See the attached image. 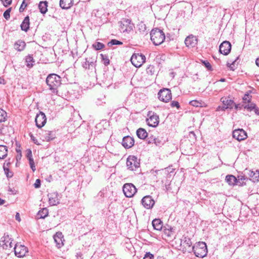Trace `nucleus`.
I'll return each instance as SVG.
<instances>
[{
	"mask_svg": "<svg viewBox=\"0 0 259 259\" xmlns=\"http://www.w3.org/2000/svg\"><path fill=\"white\" fill-rule=\"evenodd\" d=\"M46 81L51 92L55 95H58V88L61 84L60 76L56 74H50L47 76Z\"/></svg>",
	"mask_w": 259,
	"mask_h": 259,
	"instance_id": "f257e3e1",
	"label": "nucleus"
},
{
	"mask_svg": "<svg viewBox=\"0 0 259 259\" xmlns=\"http://www.w3.org/2000/svg\"><path fill=\"white\" fill-rule=\"evenodd\" d=\"M150 36L151 41L155 46L161 44L165 38V35L163 31L157 28L151 30Z\"/></svg>",
	"mask_w": 259,
	"mask_h": 259,
	"instance_id": "f03ea898",
	"label": "nucleus"
},
{
	"mask_svg": "<svg viewBox=\"0 0 259 259\" xmlns=\"http://www.w3.org/2000/svg\"><path fill=\"white\" fill-rule=\"evenodd\" d=\"M192 250L197 257L202 258L206 255L207 252L206 244L205 242H199L195 246L192 247Z\"/></svg>",
	"mask_w": 259,
	"mask_h": 259,
	"instance_id": "7ed1b4c3",
	"label": "nucleus"
},
{
	"mask_svg": "<svg viewBox=\"0 0 259 259\" xmlns=\"http://www.w3.org/2000/svg\"><path fill=\"white\" fill-rule=\"evenodd\" d=\"M145 60V56L141 53H134L131 58L132 64L137 68L141 67Z\"/></svg>",
	"mask_w": 259,
	"mask_h": 259,
	"instance_id": "20e7f679",
	"label": "nucleus"
},
{
	"mask_svg": "<svg viewBox=\"0 0 259 259\" xmlns=\"http://www.w3.org/2000/svg\"><path fill=\"white\" fill-rule=\"evenodd\" d=\"M97 57L93 56L91 57L87 58L85 61L82 63V66L85 69H88L93 71L96 70V63Z\"/></svg>",
	"mask_w": 259,
	"mask_h": 259,
	"instance_id": "39448f33",
	"label": "nucleus"
},
{
	"mask_svg": "<svg viewBox=\"0 0 259 259\" xmlns=\"http://www.w3.org/2000/svg\"><path fill=\"white\" fill-rule=\"evenodd\" d=\"M148 117L146 119L147 124L149 126L155 127L159 122V116L152 111H149L147 114Z\"/></svg>",
	"mask_w": 259,
	"mask_h": 259,
	"instance_id": "423d86ee",
	"label": "nucleus"
},
{
	"mask_svg": "<svg viewBox=\"0 0 259 259\" xmlns=\"http://www.w3.org/2000/svg\"><path fill=\"white\" fill-rule=\"evenodd\" d=\"M126 166L130 170H136L140 167V162L136 156L130 155L126 160Z\"/></svg>",
	"mask_w": 259,
	"mask_h": 259,
	"instance_id": "0eeeda50",
	"label": "nucleus"
},
{
	"mask_svg": "<svg viewBox=\"0 0 259 259\" xmlns=\"http://www.w3.org/2000/svg\"><path fill=\"white\" fill-rule=\"evenodd\" d=\"M13 240L7 233H5L1 238L0 246L4 249H10L13 247Z\"/></svg>",
	"mask_w": 259,
	"mask_h": 259,
	"instance_id": "6e6552de",
	"label": "nucleus"
},
{
	"mask_svg": "<svg viewBox=\"0 0 259 259\" xmlns=\"http://www.w3.org/2000/svg\"><path fill=\"white\" fill-rule=\"evenodd\" d=\"M122 190L125 196L129 198L134 196L137 192L136 188L132 183L125 184L122 187Z\"/></svg>",
	"mask_w": 259,
	"mask_h": 259,
	"instance_id": "1a4fd4ad",
	"label": "nucleus"
},
{
	"mask_svg": "<svg viewBox=\"0 0 259 259\" xmlns=\"http://www.w3.org/2000/svg\"><path fill=\"white\" fill-rule=\"evenodd\" d=\"M133 26L130 20L123 19L120 22L119 30L122 32H129L133 30Z\"/></svg>",
	"mask_w": 259,
	"mask_h": 259,
	"instance_id": "9d476101",
	"label": "nucleus"
},
{
	"mask_svg": "<svg viewBox=\"0 0 259 259\" xmlns=\"http://www.w3.org/2000/svg\"><path fill=\"white\" fill-rule=\"evenodd\" d=\"M159 99L164 102H167L171 99V91L168 89H161L158 94Z\"/></svg>",
	"mask_w": 259,
	"mask_h": 259,
	"instance_id": "9b49d317",
	"label": "nucleus"
},
{
	"mask_svg": "<svg viewBox=\"0 0 259 259\" xmlns=\"http://www.w3.org/2000/svg\"><path fill=\"white\" fill-rule=\"evenodd\" d=\"M14 249L15 255L19 257L24 256L26 253L28 252L27 248L20 243H16Z\"/></svg>",
	"mask_w": 259,
	"mask_h": 259,
	"instance_id": "f8f14e48",
	"label": "nucleus"
},
{
	"mask_svg": "<svg viewBox=\"0 0 259 259\" xmlns=\"http://www.w3.org/2000/svg\"><path fill=\"white\" fill-rule=\"evenodd\" d=\"M233 137L239 141L244 140L247 138L246 133L243 129L238 128L233 132Z\"/></svg>",
	"mask_w": 259,
	"mask_h": 259,
	"instance_id": "ddd939ff",
	"label": "nucleus"
},
{
	"mask_svg": "<svg viewBox=\"0 0 259 259\" xmlns=\"http://www.w3.org/2000/svg\"><path fill=\"white\" fill-rule=\"evenodd\" d=\"M231 50V45L228 41H223L220 46L219 52L224 55H227Z\"/></svg>",
	"mask_w": 259,
	"mask_h": 259,
	"instance_id": "4468645a",
	"label": "nucleus"
},
{
	"mask_svg": "<svg viewBox=\"0 0 259 259\" xmlns=\"http://www.w3.org/2000/svg\"><path fill=\"white\" fill-rule=\"evenodd\" d=\"M35 121L36 125L38 128L44 126L47 121L46 116L45 113L42 112H40L39 114L36 115Z\"/></svg>",
	"mask_w": 259,
	"mask_h": 259,
	"instance_id": "2eb2a0df",
	"label": "nucleus"
},
{
	"mask_svg": "<svg viewBox=\"0 0 259 259\" xmlns=\"http://www.w3.org/2000/svg\"><path fill=\"white\" fill-rule=\"evenodd\" d=\"M142 203L145 208L150 209L153 206L155 201L151 196L147 195L142 198Z\"/></svg>",
	"mask_w": 259,
	"mask_h": 259,
	"instance_id": "dca6fc26",
	"label": "nucleus"
},
{
	"mask_svg": "<svg viewBox=\"0 0 259 259\" xmlns=\"http://www.w3.org/2000/svg\"><path fill=\"white\" fill-rule=\"evenodd\" d=\"M198 42V40L196 36L191 34L188 36L185 40V44L187 47L193 48L195 47Z\"/></svg>",
	"mask_w": 259,
	"mask_h": 259,
	"instance_id": "f3484780",
	"label": "nucleus"
},
{
	"mask_svg": "<svg viewBox=\"0 0 259 259\" xmlns=\"http://www.w3.org/2000/svg\"><path fill=\"white\" fill-rule=\"evenodd\" d=\"M245 174L247 175L249 179L253 182L259 181V170H256L255 171L246 169Z\"/></svg>",
	"mask_w": 259,
	"mask_h": 259,
	"instance_id": "a211bd4d",
	"label": "nucleus"
},
{
	"mask_svg": "<svg viewBox=\"0 0 259 259\" xmlns=\"http://www.w3.org/2000/svg\"><path fill=\"white\" fill-rule=\"evenodd\" d=\"M222 102L224 106L221 108L222 110H225L226 109H232L234 105V102L231 99H229L227 98H222L221 99Z\"/></svg>",
	"mask_w": 259,
	"mask_h": 259,
	"instance_id": "6ab92c4d",
	"label": "nucleus"
},
{
	"mask_svg": "<svg viewBox=\"0 0 259 259\" xmlns=\"http://www.w3.org/2000/svg\"><path fill=\"white\" fill-rule=\"evenodd\" d=\"M122 145L126 149L130 148L134 145V140L130 136H125L122 139Z\"/></svg>",
	"mask_w": 259,
	"mask_h": 259,
	"instance_id": "aec40b11",
	"label": "nucleus"
},
{
	"mask_svg": "<svg viewBox=\"0 0 259 259\" xmlns=\"http://www.w3.org/2000/svg\"><path fill=\"white\" fill-rule=\"evenodd\" d=\"M49 202L51 205H56L59 203L58 194L57 192H53L48 194Z\"/></svg>",
	"mask_w": 259,
	"mask_h": 259,
	"instance_id": "412c9836",
	"label": "nucleus"
},
{
	"mask_svg": "<svg viewBox=\"0 0 259 259\" xmlns=\"http://www.w3.org/2000/svg\"><path fill=\"white\" fill-rule=\"evenodd\" d=\"M54 241L56 244V246L58 248H61L63 245V236L61 232H57L54 235Z\"/></svg>",
	"mask_w": 259,
	"mask_h": 259,
	"instance_id": "4be33fe9",
	"label": "nucleus"
},
{
	"mask_svg": "<svg viewBox=\"0 0 259 259\" xmlns=\"http://www.w3.org/2000/svg\"><path fill=\"white\" fill-rule=\"evenodd\" d=\"M55 137V133L53 131H45L42 135L44 140L48 142L54 139Z\"/></svg>",
	"mask_w": 259,
	"mask_h": 259,
	"instance_id": "5701e85b",
	"label": "nucleus"
},
{
	"mask_svg": "<svg viewBox=\"0 0 259 259\" xmlns=\"http://www.w3.org/2000/svg\"><path fill=\"white\" fill-rule=\"evenodd\" d=\"M152 226L154 229L157 231H161L163 228V223L159 219H155L152 221Z\"/></svg>",
	"mask_w": 259,
	"mask_h": 259,
	"instance_id": "b1692460",
	"label": "nucleus"
},
{
	"mask_svg": "<svg viewBox=\"0 0 259 259\" xmlns=\"http://www.w3.org/2000/svg\"><path fill=\"white\" fill-rule=\"evenodd\" d=\"M73 5V0H60V6L63 9H68Z\"/></svg>",
	"mask_w": 259,
	"mask_h": 259,
	"instance_id": "393cba45",
	"label": "nucleus"
},
{
	"mask_svg": "<svg viewBox=\"0 0 259 259\" xmlns=\"http://www.w3.org/2000/svg\"><path fill=\"white\" fill-rule=\"evenodd\" d=\"M163 232L165 237L171 238L174 235V228L170 226L163 227Z\"/></svg>",
	"mask_w": 259,
	"mask_h": 259,
	"instance_id": "a878e982",
	"label": "nucleus"
},
{
	"mask_svg": "<svg viewBox=\"0 0 259 259\" xmlns=\"http://www.w3.org/2000/svg\"><path fill=\"white\" fill-rule=\"evenodd\" d=\"M226 181L230 185H234L237 184V179L233 175H228L226 177Z\"/></svg>",
	"mask_w": 259,
	"mask_h": 259,
	"instance_id": "bb28decb",
	"label": "nucleus"
},
{
	"mask_svg": "<svg viewBox=\"0 0 259 259\" xmlns=\"http://www.w3.org/2000/svg\"><path fill=\"white\" fill-rule=\"evenodd\" d=\"M25 42L21 40H18L14 45V48L18 51H22L25 47Z\"/></svg>",
	"mask_w": 259,
	"mask_h": 259,
	"instance_id": "cd10ccee",
	"label": "nucleus"
},
{
	"mask_svg": "<svg viewBox=\"0 0 259 259\" xmlns=\"http://www.w3.org/2000/svg\"><path fill=\"white\" fill-rule=\"evenodd\" d=\"M137 135L141 139H145L148 136L146 131L143 128H140L137 131Z\"/></svg>",
	"mask_w": 259,
	"mask_h": 259,
	"instance_id": "c85d7f7f",
	"label": "nucleus"
},
{
	"mask_svg": "<svg viewBox=\"0 0 259 259\" xmlns=\"http://www.w3.org/2000/svg\"><path fill=\"white\" fill-rule=\"evenodd\" d=\"M21 28L22 30L27 31L29 28V18L28 16H26L23 20Z\"/></svg>",
	"mask_w": 259,
	"mask_h": 259,
	"instance_id": "c756f323",
	"label": "nucleus"
},
{
	"mask_svg": "<svg viewBox=\"0 0 259 259\" xmlns=\"http://www.w3.org/2000/svg\"><path fill=\"white\" fill-rule=\"evenodd\" d=\"M40 12L42 14H45L48 11V2L47 1L40 2L38 5Z\"/></svg>",
	"mask_w": 259,
	"mask_h": 259,
	"instance_id": "7c9ffc66",
	"label": "nucleus"
},
{
	"mask_svg": "<svg viewBox=\"0 0 259 259\" xmlns=\"http://www.w3.org/2000/svg\"><path fill=\"white\" fill-rule=\"evenodd\" d=\"M8 155V149L6 146L0 145V159H4Z\"/></svg>",
	"mask_w": 259,
	"mask_h": 259,
	"instance_id": "2f4dec72",
	"label": "nucleus"
},
{
	"mask_svg": "<svg viewBox=\"0 0 259 259\" xmlns=\"http://www.w3.org/2000/svg\"><path fill=\"white\" fill-rule=\"evenodd\" d=\"M48 209L43 208L38 212L37 216L38 219H44L48 216Z\"/></svg>",
	"mask_w": 259,
	"mask_h": 259,
	"instance_id": "473e14b6",
	"label": "nucleus"
},
{
	"mask_svg": "<svg viewBox=\"0 0 259 259\" xmlns=\"http://www.w3.org/2000/svg\"><path fill=\"white\" fill-rule=\"evenodd\" d=\"M181 245L188 247H191L192 245V242L189 238L184 237L183 239L181 240Z\"/></svg>",
	"mask_w": 259,
	"mask_h": 259,
	"instance_id": "72a5a7b5",
	"label": "nucleus"
},
{
	"mask_svg": "<svg viewBox=\"0 0 259 259\" xmlns=\"http://www.w3.org/2000/svg\"><path fill=\"white\" fill-rule=\"evenodd\" d=\"M25 62L26 63V66L29 68H31L33 66V63L34 62V61L31 56L28 55L26 57Z\"/></svg>",
	"mask_w": 259,
	"mask_h": 259,
	"instance_id": "f704fd0d",
	"label": "nucleus"
},
{
	"mask_svg": "<svg viewBox=\"0 0 259 259\" xmlns=\"http://www.w3.org/2000/svg\"><path fill=\"white\" fill-rule=\"evenodd\" d=\"M7 117V112L3 109L0 108V123L5 122Z\"/></svg>",
	"mask_w": 259,
	"mask_h": 259,
	"instance_id": "c9c22d12",
	"label": "nucleus"
},
{
	"mask_svg": "<svg viewBox=\"0 0 259 259\" xmlns=\"http://www.w3.org/2000/svg\"><path fill=\"white\" fill-rule=\"evenodd\" d=\"M190 105L194 106V107H202L203 103L201 101H199L197 100H192L190 101Z\"/></svg>",
	"mask_w": 259,
	"mask_h": 259,
	"instance_id": "e433bc0d",
	"label": "nucleus"
},
{
	"mask_svg": "<svg viewBox=\"0 0 259 259\" xmlns=\"http://www.w3.org/2000/svg\"><path fill=\"white\" fill-rule=\"evenodd\" d=\"M93 47L96 50H100L104 48L105 46L104 44H103L101 42H97L93 45Z\"/></svg>",
	"mask_w": 259,
	"mask_h": 259,
	"instance_id": "4c0bfd02",
	"label": "nucleus"
},
{
	"mask_svg": "<svg viewBox=\"0 0 259 259\" xmlns=\"http://www.w3.org/2000/svg\"><path fill=\"white\" fill-rule=\"evenodd\" d=\"M146 72L147 74L149 75H153L154 74L155 72V68L154 66L153 65H149L147 68H146Z\"/></svg>",
	"mask_w": 259,
	"mask_h": 259,
	"instance_id": "58836bf2",
	"label": "nucleus"
},
{
	"mask_svg": "<svg viewBox=\"0 0 259 259\" xmlns=\"http://www.w3.org/2000/svg\"><path fill=\"white\" fill-rule=\"evenodd\" d=\"M122 44V42L116 39H112L109 42H108V45L110 47L112 45H121Z\"/></svg>",
	"mask_w": 259,
	"mask_h": 259,
	"instance_id": "ea45409f",
	"label": "nucleus"
},
{
	"mask_svg": "<svg viewBox=\"0 0 259 259\" xmlns=\"http://www.w3.org/2000/svg\"><path fill=\"white\" fill-rule=\"evenodd\" d=\"M12 8H10L8 9L4 13V17L6 19L8 20L10 17V12L11 11Z\"/></svg>",
	"mask_w": 259,
	"mask_h": 259,
	"instance_id": "a19ab883",
	"label": "nucleus"
},
{
	"mask_svg": "<svg viewBox=\"0 0 259 259\" xmlns=\"http://www.w3.org/2000/svg\"><path fill=\"white\" fill-rule=\"evenodd\" d=\"M102 57V60L103 61V63L105 66H107L109 64L110 61L107 56L105 55H103L102 54L101 55Z\"/></svg>",
	"mask_w": 259,
	"mask_h": 259,
	"instance_id": "79ce46f5",
	"label": "nucleus"
},
{
	"mask_svg": "<svg viewBox=\"0 0 259 259\" xmlns=\"http://www.w3.org/2000/svg\"><path fill=\"white\" fill-rule=\"evenodd\" d=\"M251 97L248 94H245L243 98V100L244 102H249L251 100Z\"/></svg>",
	"mask_w": 259,
	"mask_h": 259,
	"instance_id": "37998d69",
	"label": "nucleus"
},
{
	"mask_svg": "<svg viewBox=\"0 0 259 259\" xmlns=\"http://www.w3.org/2000/svg\"><path fill=\"white\" fill-rule=\"evenodd\" d=\"M170 105L172 107H176L177 109H179L180 108L179 103L176 101H172L170 103Z\"/></svg>",
	"mask_w": 259,
	"mask_h": 259,
	"instance_id": "c03bdc74",
	"label": "nucleus"
},
{
	"mask_svg": "<svg viewBox=\"0 0 259 259\" xmlns=\"http://www.w3.org/2000/svg\"><path fill=\"white\" fill-rule=\"evenodd\" d=\"M29 164H30L31 169L33 171H34L35 170L36 168H35V166L34 165V162L33 159L29 160Z\"/></svg>",
	"mask_w": 259,
	"mask_h": 259,
	"instance_id": "a18cd8bd",
	"label": "nucleus"
},
{
	"mask_svg": "<svg viewBox=\"0 0 259 259\" xmlns=\"http://www.w3.org/2000/svg\"><path fill=\"white\" fill-rule=\"evenodd\" d=\"M4 6L5 7H8L9 5H11L12 2V0H1Z\"/></svg>",
	"mask_w": 259,
	"mask_h": 259,
	"instance_id": "49530a36",
	"label": "nucleus"
},
{
	"mask_svg": "<svg viewBox=\"0 0 259 259\" xmlns=\"http://www.w3.org/2000/svg\"><path fill=\"white\" fill-rule=\"evenodd\" d=\"M154 256L152 254L150 253V252H147L143 259H153Z\"/></svg>",
	"mask_w": 259,
	"mask_h": 259,
	"instance_id": "de8ad7c7",
	"label": "nucleus"
},
{
	"mask_svg": "<svg viewBox=\"0 0 259 259\" xmlns=\"http://www.w3.org/2000/svg\"><path fill=\"white\" fill-rule=\"evenodd\" d=\"M247 176L245 173L243 176H238L237 179V183L239 182V181L245 180L247 179Z\"/></svg>",
	"mask_w": 259,
	"mask_h": 259,
	"instance_id": "09e8293b",
	"label": "nucleus"
},
{
	"mask_svg": "<svg viewBox=\"0 0 259 259\" xmlns=\"http://www.w3.org/2000/svg\"><path fill=\"white\" fill-rule=\"evenodd\" d=\"M203 63L204 65V66H205V67L207 68V69L208 70H211V66L210 64L208 62H207V61H203Z\"/></svg>",
	"mask_w": 259,
	"mask_h": 259,
	"instance_id": "8fccbe9b",
	"label": "nucleus"
},
{
	"mask_svg": "<svg viewBox=\"0 0 259 259\" xmlns=\"http://www.w3.org/2000/svg\"><path fill=\"white\" fill-rule=\"evenodd\" d=\"M27 157L28 160L33 159L32 152L30 149H28L27 151Z\"/></svg>",
	"mask_w": 259,
	"mask_h": 259,
	"instance_id": "3c124183",
	"label": "nucleus"
},
{
	"mask_svg": "<svg viewBox=\"0 0 259 259\" xmlns=\"http://www.w3.org/2000/svg\"><path fill=\"white\" fill-rule=\"evenodd\" d=\"M34 186L35 188H38L40 187V180L39 179H37L35 181Z\"/></svg>",
	"mask_w": 259,
	"mask_h": 259,
	"instance_id": "603ef678",
	"label": "nucleus"
},
{
	"mask_svg": "<svg viewBox=\"0 0 259 259\" xmlns=\"http://www.w3.org/2000/svg\"><path fill=\"white\" fill-rule=\"evenodd\" d=\"M254 105L253 104H250V105H246L244 108L250 109V110H252L254 108Z\"/></svg>",
	"mask_w": 259,
	"mask_h": 259,
	"instance_id": "864d4df0",
	"label": "nucleus"
},
{
	"mask_svg": "<svg viewBox=\"0 0 259 259\" xmlns=\"http://www.w3.org/2000/svg\"><path fill=\"white\" fill-rule=\"evenodd\" d=\"M4 169L5 171V173L6 174L7 176L8 177H11L12 176V174H11V175L9 174V172H8L9 170L8 168H5V166H4Z\"/></svg>",
	"mask_w": 259,
	"mask_h": 259,
	"instance_id": "5fc2aeb1",
	"label": "nucleus"
},
{
	"mask_svg": "<svg viewBox=\"0 0 259 259\" xmlns=\"http://www.w3.org/2000/svg\"><path fill=\"white\" fill-rule=\"evenodd\" d=\"M154 144L156 146H159L160 144V141L157 139H154L153 140Z\"/></svg>",
	"mask_w": 259,
	"mask_h": 259,
	"instance_id": "6e6d98bb",
	"label": "nucleus"
},
{
	"mask_svg": "<svg viewBox=\"0 0 259 259\" xmlns=\"http://www.w3.org/2000/svg\"><path fill=\"white\" fill-rule=\"evenodd\" d=\"M16 220L18 221V222L21 221V219L20 217V214L18 212L16 213V216H15Z\"/></svg>",
	"mask_w": 259,
	"mask_h": 259,
	"instance_id": "4d7b16f0",
	"label": "nucleus"
},
{
	"mask_svg": "<svg viewBox=\"0 0 259 259\" xmlns=\"http://www.w3.org/2000/svg\"><path fill=\"white\" fill-rule=\"evenodd\" d=\"M234 106H235V109H236V110H238V109H241V106H240V104H237V105H235V104H234Z\"/></svg>",
	"mask_w": 259,
	"mask_h": 259,
	"instance_id": "13d9d810",
	"label": "nucleus"
},
{
	"mask_svg": "<svg viewBox=\"0 0 259 259\" xmlns=\"http://www.w3.org/2000/svg\"><path fill=\"white\" fill-rule=\"evenodd\" d=\"M5 81L4 80V78H3L2 77H0V84H5Z\"/></svg>",
	"mask_w": 259,
	"mask_h": 259,
	"instance_id": "bf43d9fd",
	"label": "nucleus"
},
{
	"mask_svg": "<svg viewBox=\"0 0 259 259\" xmlns=\"http://www.w3.org/2000/svg\"><path fill=\"white\" fill-rule=\"evenodd\" d=\"M3 127H4L3 124L0 123V134L2 133V130H3Z\"/></svg>",
	"mask_w": 259,
	"mask_h": 259,
	"instance_id": "052dcab7",
	"label": "nucleus"
},
{
	"mask_svg": "<svg viewBox=\"0 0 259 259\" xmlns=\"http://www.w3.org/2000/svg\"><path fill=\"white\" fill-rule=\"evenodd\" d=\"M255 63H256V65L259 67V57L257 58L256 59V61H255Z\"/></svg>",
	"mask_w": 259,
	"mask_h": 259,
	"instance_id": "680f3d73",
	"label": "nucleus"
},
{
	"mask_svg": "<svg viewBox=\"0 0 259 259\" xmlns=\"http://www.w3.org/2000/svg\"><path fill=\"white\" fill-rule=\"evenodd\" d=\"M5 203V200L0 198V205H3Z\"/></svg>",
	"mask_w": 259,
	"mask_h": 259,
	"instance_id": "e2e57ef3",
	"label": "nucleus"
},
{
	"mask_svg": "<svg viewBox=\"0 0 259 259\" xmlns=\"http://www.w3.org/2000/svg\"><path fill=\"white\" fill-rule=\"evenodd\" d=\"M30 137H31V140H33V141L34 142V143H36V142H35V140H34V136H33V135H31L30 136Z\"/></svg>",
	"mask_w": 259,
	"mask_h": 259,
	"instance_id": "0e129e2a",
	"label": "nucleus"
},
{
	"mask_svg": "<svg viewBox=\"0 0 259 259\" xmlns=\"http://www.w3.org/2000/svg\"><path fill=\"white\" fill-rule=\"evenodd\" d=\"M220 81H222V82H223V81H225V79L224 78H222V79H221Z\"/></svg>",
	"mask_w": 259,
	"mask_h": 259,
	"instance_id": "69168bd1",
	"label": "nucleus"
},
{
	"mask_svg": "<svg viewBox=\"0 0 259 259\" xmlns=\"http://www.w3.org/2000/svg\"><path fill=\"white\" fill-rule=\"evenodd\" d=\"M231 65H230V66H229V67H230V68H231V69H232V70H234V69H233V68H232V67H231Z\"/></svg>",
	"mask_w": 259,
	"mask_h": 259,
	"instance_id": "338daca9",
	"label": "nucleus"
},
{
	"mask_svg": "<svg viewBox=\"0 0 259 259\" xmlns=\"http://www.w3.org/2000/svg\"><path fill=\"white\" fill-rule=\"evenodd\" d=\"M220 108H221V107H219L218 110H219V109H220Z\"/></svg>",
	"mask_w": 259,
	"mask_h": 259,
	"instance_id": "774afa93",
	"label": "nucleus"
}]
</instances>
